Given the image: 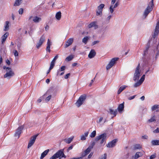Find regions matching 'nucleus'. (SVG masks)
<instances>
[{
	"instance_id": "f257e3e1",
	"label": "nucleus",
	"mask_w": 159,
	"mask_h": 159,
	"mask_svg": "<svg viewBox=\"0 0 159 159\" xmlns=\"http://www.w3.org/2000/svg\"><path fill=\"white\" fill-rule=\"evenodd\" d=\"M64 149H61L58 151L53 156L50 157V159H56L58 158L61 159L62 157L66 158L64 153Z\"/></svg>"
},
{
	"instance_id": "f03ea898",
	"label": "nucleus",
	"mask_w": 159,
	"mask_h": 159,
	"mask_svg": "<svg viewBox=\"0 0 159 159\" xmlns=\"http://www.w3.org/2000/svg\"><path fill=\"white\" fill-rule=\"evenodd\" d=\"M107 137V134L106 133H103L96 137L95 139L96 142H97L100 140V144H102L104 142L103 145L105 144Z\"/></svg>"
},
{
	"instance_id": "7ed1b4c3",
	"label": "nucleus",
	"mask_w": 159,
	"mask_h": 159,
	"mask_svg": "<svg viewBox=\"0 0 159 159\" xmlns=\"http://www.w3.org/2000/svg\"><path fill=\"white\" fill-rule=\"evenodd\" d=\"M86 97V95L85 94H83L81 95L75 103L76 106L78 107L80 106L85 101Z\"/></svg>"
},
{
	"instance_id": "20e7f679",
	"label": "nucleus",
	"mask_w": 159,
	"mask_h": 159,
	"mask_svg": "<svg viewBox=\"0 0 159 159\" xmlns=\"http://www.w3.org/2000/svg\"><path fill=\"white\" fill-rule=\"evenodd\" d=\"M6 73L4 75V78L10 79L11 77L14 75V72L12 71L11 69L9 67H7L6 69Z\"/></svg>"
},
{
	"instance_id": "39448f33",
	"label": "nucleus",
	"mask_w": 159,
	"mask_h": 159,
	"mask_svg": "<svg viewBox=\"0 0 159 159\" xmlns=\"http://www.w3.org/2000/svg\"><path fill=\"white\" fill-rule=\"evenodd\" d=\"M153 5V0H152L144 11V16L145 17H146L150 11L152 10Z\"/></svg>"
},
{
	"instance_id": "423d86ee",
	"label": "nucleus",
	"mask_w": 159,
	"mask_h": 159,
	"mask_svg": "<svg viewBox=\"0 0 159 159\" xmlns=\"http://www.w3.org/2000/svg\"><path fill=\"white\" fill-rule=\"evenodd\" d=\"M140 69V64H139L136 68L135 72L134 74L133 78L134 80L136 81L139 80L140 76V72L139 70Z\"/></svg>"
},
{
	"instance_id": "0eeeda50",
	"label": "nucleus",
	"mask_w": 159,
	"mask_h": 159,
	"mask_svg": "<svg viewBox=\"0 0 159 159\" xmlns=\"http://www.w3.org/2000/svg\"><path fill=\"white\" fill-rule=\"evenodd\" d=\"M118 58L117 57L113 58L106 66L107 70H108L110 69L116 63V62L118 60Z\"/></svg>"
},
{
	"instance_id": "6e6552de",
	"label": "nucleus",
	"mask_w": 159,
	"mask_h": 159,
	"mask_svg": "<svg viewBox=\"0 0 159 159\" xmlns=\"http://www.w3.org/2000/svg\"><path fill=\"white\" fill-rule=\"evenodd\" d=\"M38 135L39 134H37L33 136L30 138V140L28 143V148L31 147L34 143Z\"/></svg>"
},
{
	"instance_id": "1a4fd4ad",
	"label": "nucleus",
	"mask_w": 159,
	"mask_h": 159,
	"mask_svg": "<svg viewBox=\"0 0 159 159\" xmlns=\"http://www.w3.org/2000/svg\"><path fill=\"white\" fill-rule=\"evenodd\" d=\"M24 127L23 126H20L19 127L16 129L15 133V136L16 137H17L19 138L20 136V134L21 133V131L23 129Z\"/></svg>"
},
{
	"instance_id": "9d476101",
	"label": "nucleus",
	"mask_w": 159,
	"mask_h": 159,
	"mask_svg": "<svg viewBox=\"0 0 159 159\" xmlns=\"http://www.w3.org/2000/svg\"><path fill=\"white\" fill-rule=\"evenodd\" d=\"M49 90H48L45 94H44L43 96H42L40 98H44V97H46V99H45V101L46 102H48L51 99L52 96L51 95H49Z\"/></svg>"
},
{
	"instance_id": "9b49d317",
	"label": "nucleus",
	"mask_w": 159,
	"mask_h": 159,
	"mask_svg": "<svg viewBox=\"0 0 159 159\" xmlns=\"http://www.w3.org/2000/svg\"><path fill=\"white\" fill-rule=\"evenodd\" d=\"M117 141V140L116 139H113L106 145L107 147L108 148H112L114 147L116 145Z\"/></svg>"
},
{
	"instance_id": "f8f14e48",
	"label": "nucleus",
	"mask_w": 159,
	"mask_h": 159,
	"mask_svg": "<svg viewBox=\"0 0 159 159\" xmlns=\"http://www.w3.org/2000/svg\"><path fill=\"white\" fill-rule=\"evenodd\" d=\"M92 148V147H89L84 152L82 153L81 157H83L88 154Z\"/></svg>"
},
{
	"instance_id": "ddd939ff",
	"label": "nucleus",
	"mask_w": 159,
	"mask_h": 159,
	"mask_svg": "<svg viewBox=\"0 0 159 159\" xmlns=\"http://www.w3.org/2000/svg\"><path fill=\"white\" fill-rule=\"evenodd\" d=\"M73 41L74 39L73 38L68 39L66 43L65 48H66L72 44Z\"/></svg>"
},
{
	"instance_id": "4468645a",
	"label": "nucleus",
	"mask_w": 159,
	"mask_h": 159,
	"mask_svg": "<svg viewBox=\"0 0 159 159\" xmlns=\"http://www.w3.org/2000/svg\"><path fill=\"white\" fill-rule=\"evenodd\" d=\"M33 18V20L35 23H38L41 20V18L37 16L33 17L32 16H30L29 17V20Z\"/></svg>"
},
{
	"instance_id": "2eb2a0df",
	"label": "nucleus",
	"mask_w": 159,
	"mask_h": 159,
	"mask_svg": "<svg viewBox=\"0 0 159 159\" xmlns=\"http://www.w3.org/2000/svg\"><path fill=\"white\" fill-rule=\"evenodd\" d=\"M96 54L95 51L94 49H92L88 55V57L90 58H92L95 56Z\"/></svg>"
},
{
	"instance_id": "dca6fc26",
	"label": "nucleus",
	"mask_w": 159,
	"mask_h": 159,
	"mask_svg": "<svg viewBox=\"0 0 159 159\" xmlns=\"http://www.w3.org/2000/svg\"><path fill=\"white\" fill-rule=\"evenodd\" d=\"M143 155L142 153L140 152H137L134 156H132V159H137Z\"/></svg>"
},
{
	"instance_id": "f3484780",
	"label": "nucleus",
	"mask_w": 159,
	"mask_h": 159,
	"mask_svg": "<svg viewBox=\"0 0 159 159\" xmlns=\"http://www.w3.org/2000/svg\"><path fill=\"white\" fill-rule=\"evenodd\" d=\"M52 45V43L50 41L49 39H48L47 42V46L46 48V51L48 52H50V47Z\"/></svg>"
},
{
	"instance_id": "a211bd4d",
	"label": "nucleus",
	"mask_w": 159,
	"mask_h": 159,
	"mask_svg": "<svg viewBox=\"0 0 159 159\" xmlns=\"http://www.w3.org/2000/svg\"><path fill=\"white\" fill-rule=\"evenodd\" d=\"M124 102H123V103L120 104L118 106L117 109L119 112H121L124 110Z\"/></svg>"
},
{
	"instance_id": "6ab92c4d",
	"label": "nucleus",
	"mask_w": 159,
	"mask_h": 159,
	"mask_svg": "<svg viewBox=\"0 0 159 159\" xmlns=\"http://www.w3.org/2000/svg\"><path fill=\"white\" fill-rule=\"evenodd\" d=\"M89 132L87 131L85 132L84 134L81 135L80 137V139L82 140H84L86 139V137H87L89 134Z\"/></svg>"
},
{
	"instance_id": "aec40b11",
	"label": "nucleus",
	"mask_w": 159,
	"mask_h": 159,
	"mask_svg": "<svg viewBox=\"0 0 159 159\" xmlns=\"http://www.w3.org/2000/svg\"><path fill=\"white\" fill-rule=\"evenodd\" d=\"M92 27H94V29H96L98 27V25H96L95 22H93L91 23L88 25L89 28H91Z\"/></svg>"
},
{
	"instance_id": "412c9836",
	"label": "nucleus",
	"mask_w": 159,
	"mask_h": 159,
	"mask_svg": "<svg viewBox=\"0 0 159 159\" xmlns=\"http://www.w3.org/2000/svg\"><path fill=\"white\" fill-rule=\"evenodd\" d=\"M127 87L126 85H123L120 87L117 93L118 94H120L123 90H124Z\"/></svg>"
},
{
	"instance_id": "4be33fe9",
	"label": "nucleus",
	"mask_w": 159,
	"mask_h": 159,
	"mask_svg": "<svg viewBox=\"0 0 159 159\" xmlns=\"http://www.w3.org/2000/svg\"><path fill=\"white\" fill-rule=\"evenodd\" d=\"M156 121V116L154 115L152 116L151 118L148 120L147 121L148 123H151L153 122Z\"/></svg>"
},
{
	"instance_id": "5701e85b",
	"label": "nucleus",
	"mask_w": 159,
	"mask_h": 159,
	"mask_svg": "<svg viewBox=\"0 0 159 159\" xmlns=\"http://www.w3.org/2000/svg\"><path fill=\"white\" fill-rule=\"evenodd\" d=\"M49 151V149H47L44 151L41 154L40 159H43L48 154Z\"/></svg>"
},
{
	"instance_id": "b1692460",
	"label": "nucleus",
	"mask_w": 159,
	"mask_h": 159,
	"mask_svg": "<svg viewBox=\"0 0 159 159\" xmlns=\"http://www.w3.org/2000/svg\"><path fill=\"white\" fill-rule=\"evenodd\" d=\"M61 13L60 11L57 12L56 14L55 17L58 20H60L61 17Z\"/></svg>"
},
{
	"instance_id": "393cba45",
	"label": "nucleus",
	"mask_w": 159,
	"mask_h": 159,
	"mask_svg": "<svg viewBox=\"0 0 159 159\" xmlns=\"http://www.w3.org/2000/svg\"><path fill=\"white\" fill-rule=\"evenodd\" d=\"M22 0H16L14 4V6H19L21 3Z\"/></svg>"
},
{
	"instance_id": "a878e982",
	"label": "nucleus",
	"mask_w": 159,
	"mask_h": 159,
	"mask_svg": "<svg viewBox=\"0 0 159 159\" xmlns=\"http://www.w3.org/2000/svg\"><path fill=\"white\" fill-rule=\"evenodd\" d=\"M74 137L73 136L67 139H65L64 141L68 144L70 143L73 140Z\"/></svg>"
},
{
	"instance_id": "bb28decb",
	"label": "nucleus",
	"mask_w": 159,
	"mask_h": 159,
	"mask_svg": "<svg viewBox=\"0 0 159 159\" xmlns=\"http://www.w3.org/2000/svg\"><path fill=\"white\" fill-rule=\"evenodd\" d=\"M9 22L8 21H6L5 22V26L4 29V31H7L9 30Z\"/></svg>"
},
{
	"instance_id": "cd10ccee",
	"label": "nucleus",
	"mask_w": 159,
	"mask_h": 159,
	"mask_svg": "<svg viewBox=\"0 0 159 159\" xmlns=\"http://www.w3.org/2000/svg\"><path fill=\"white\" fill-rule=\"evenodd\" d=\"M152 145H159V140H153L151 141Z\"/></svg>"
},
{
	"instance_id": "c85d7f7f",
	"label": "nucleus",
	"mask_w": 159,
	"mask_h": 159,
	"mask_svg": "<svg viewBox=\"0 0 159 159\" xmlns=\"http://www.w3.org/2000/svg\"><path fill=\"white\" fill-rule=\"evenodd\" d=\"M109 112L111 114H113L114 116H115L116 115L117 113V110H115L114 111V110L111 109H109Z\"/></svg>"
},
{
	"instance_id": "c756f323",
	"label": "nucleus",
	"mask_w": 159,
	"mask_h": 159,
	"mask_svg": "<svg viewBox=\"0 0 159 159\" xmlns=\"http://www.w3.org/2000/svg\"><path fill=\"white\" fill-rule=\"evenodd\" d=\"M74 58V56L71 55L66 58L65 60L66 61H71Z\"/></svg>"
},
{
	"instance_id": "7c9ffc66",
	"label": "nucleus",
	"mask_w": 159,
	"mask_h": 159,
	"mask_svg": "<svg viewBox=\"0 0 159 159\" xmlns=\"http://www.w3.org/2000/svg\"><path fill=\"white\" fill-rule=\"evenodd\" d=\"M89 37L88 36L85 37L82 39V42L86 44L89 39Z\"/></svg>"
},
{
	"instance_id": "2f4dec72",
	"label": "nucleus",
	"mask_w": 159,
	"mask_h": 159,
	"mask_svg": "<svg viewBox=\"0 0 159 159\" xmlns=\"http://www.w3.org/2000/svg\"><path fill=\"white\" fill-rule=\"evenodd\" d=\"M141 148V146L139 144H136L134 146V149L135 150L140 149Z\"/></svg>"
},
{
	"instance_id": "473e14b6",
	"label": "nucleus",
	"mask_w": 159,
	"mask_h": 159,
	"mask_svg": "<svg viewBox=\"0 0 159 159\" xmlns=\"http://www.w3.org/2000/svg\"><path fill=\"white\" fill-rule=\"evenodd\" d=\"M96 134V131L94 130L90 134V137L92 138H94L95 137Z\"/></svg>"
},
{
	"instance_id": "72a5a7b5",
	"label": "nucleus",
	"mask_w": 159,
	"mask_h": 159,
	"mask_svg": "<svg viewBox=\"0 0 159 159\" xmlns=\"http://www.w3.org/2000/svg\"><path fill=\"white\" fill-rule=\"evenodd\" d=\"M45 36L43 35L40 38L39 41L42 43L44 42L45 40Z\"/></svg>"
},
{
	"instance_id": "f704fd0d",
	"label": "nucleus",
	"mask_w": 159,
	"mask_h": 159,
	"mask_svg": "<svg viewBox=\"0 0 159 159\" xmlns=\"http://www.w3.org/2000/svg\"><path fill=\"white\" fill-rule=\"evenodd\" d=\"M158 108H159V105H155L152 107L151 109L152 111H154Z\"/></svg>"
},
{
	"instance_id": "c9c22d12",
	"label": "nucleus",
	"mask_w": 159,
	"mask_h": 159,
	"mask_svg": "<svg viewBox=\"0 0 159 159\" xmlns=\"http://www.w3.org/2000/svg\"><path fill=\"white\" fill-rule=\"evenodd\" d=\"M105 5L103 4H101L98 7V9H99L102 11V9L104 8Z\"/></svg>"
},
{
	"instance_id": "e433bc0d",
	"label": "nucleus",
	"mask_w": 159,
	"mask_h": 159,
	"mask_svg": "<svg viewBox=\"0 0 159 159\" xmlns=\"http://www.w3.org/2000/svg\"><path fill=\"white\" fill-rule=\"evenodd\" d=\"M55 62L52 61L50 63V67H49L50 70H52L54 67L55 66Z\"/></svg>"
},
{
	"instance_id": "4c0bfd02",
	"label": "nucleus",
	"mask_w": 159,
	"mask_h": 159,
	"mask_svg": "<svg viewBox=\"0 0 159 159\" xmlns=\"http://www.w3.org/2000/svg\"><path fill=\"white\" fill-rule=\"evenodd\" d=\"M102 10H100L99 9H98L96 11V15L98 16L102 15Z\"/></svg>"
},
{
	"instance_id": "58836bf2",
	"label": "nucleus",
	"mask_w": 159,
	"mask_h": 159,
	"mask_svg": "<svg viewBox=\"0 0 159 159\" xmlns=\"http://www.w3.org/2000/svg\"><path fill=\"white\" fill-rule=\"evenodd\" d=\"M141 84H142L141 83V82L139 81L134 84V87L135 88H136L140 85Z\"/></svg>"
},
{
	"instance_id": "ea45409f",
	"label": "nucleus",
	"mask_w": 159,
	"mask_h": 159,
	"mask_svg": "<svg viewBox=\"0 0 159 159\" xmlns=\"http://www.w3.org/2000/svg\"><path fill=\"white\" fill-rule=\"evenodd\" d=\"M145 75H143L141 77L140 80H139V81L141 82V84L144 81V79H145Z\"/></svg>"
},
{
	"instance_id": "a19ab883",
	"label": "nucleus",
	"mask_w": 159,
	"mask_h": 159,
	"mask_svg": "<svg viewBox=\"0 0 159 159\" xmlns=\"http://www.w3.org/2000/svg\"><path fill=\"white\" fill-rule=\"evenodd\" d=\"M110 11L111 13L112 14L114 11V8H113V5H111L109 8Z\"/></svg>"
},
{
	"instance_id": "79ce46f5",
	"label": "nucleus",
	"mask_w": 159,
	"mask_h": 159,
	"mask_svg": "<svg viewBox=\"0 0 159 159\" xmlns=\"http://www.w3.org/2000/svg\"><path fill=\"white\" fill-rule=\"evenodd\" d=\"M43 43L39 41L38 43H37L36 45V48L39 49L42 45Z\"/></svg>"
},
{
	"instance_id": "37998d69",
	"label": "nucleus",
	"mask_w": 159,
	"mask_h": 159,
	"mask_svg": "<svg viewBox=\"0 0 159 159\" xmlns=\"http://www.w3.org/2000/svg\"><path fill=\"white\" fill-rule=\"evenodd\" d=\"M159 32V31L155 30L153 36L154 38L157 35Z\"/></svg>"
},
{
	"instance_id": "c03bdc74",
	"label": "nucleus",
	"mask_w": 159,
	"mask_h": 159,
	"mask_svg": "<svg viewBox=\"0 0 159 159\" xmlns=\"http://www.w3.org/2000/svg\"><path fill=\"white\" fill-rule=\"evenodd\" d=\"M149 48V46H147L146 48V50L144 51V53L143 54V56H145L146 55V53H147Z\"/></svg>"
},
{
	"instance_id": "a18cd8bd",
	"label": "nucleus",
	"mask_w": 159,
	"mask_h": 159,
	"mask_svg": "<svg viewBox=\"0 0 159 159\" xmlns=\"http://www.w3.org/2000/svg\"><path fill=\"white\" fill-rule=\"evenodd\" d=\"M13 53L15 56L17 57L18 56L19 54L17 51L16 50H14L13 51Z\"/></svg>"
},
{
	"instance_id": "49530a36",
	"label": "nucleus",
	"mask_w": 159,
	"mask_h": 159,
	"mask_svg": "<svg viewBox=\"0 0 159 159\" xmlns=\"http://www.w3.org/2000/svg\"><path fill=\"white\" fill-rule=\"evenodd\" d=\"M107 158V155L104 154V155H102L99 159H106Z\"/></svg>"
},
{
	"instance_id": "de8ad7c7",
	"label": "nucleus",
	"mask_w": 159,
	"mask_h": 159,
	"mask_svg": "<svg viewBox=\"0 0 159 159\" xmlns=\"http://www.w3.org/2000/svg\"><path fill=\"white\" fill-rule=\"evenodd\" d=\"M18 12L20 14L22 15L23 12V9L22 8H20Z\"/></svg>"
},
{
	"instance_id": "09e8293b",
	"label": "nucleus",
	"mask_w": 159,
	"mask_h": 159,
	"mask_svg": "<svg viewBox=\"0 0 159 159\" xmlns=\"http://www.w3.org/2000/svg\"><path fill=\"white\" fill-rule=\"evenodd\" d=\"M155 30L159 31V22H158L155 28Z\"/></svg>"
},
{
	"instance_id": "8fccbe9b",
	"label": "nucleus",
	"mask_w": 159,
	"mask_h": 159,
	"mask_svg": "<svg viewBox=\"0 0 159 159\" xmlns=\"http://www.w3.org/2000/svg\"><path fill=\"white\" fill-rule=\"evenodd\" d=\"M99 42V41L98 40L94 41L92 43V45L93 46L96 44L98 43Z\"/></svg>"
},
{
	"instance_id": "3c124183",
	"label": "nucleus",
	"mask_w": 159,
	"mask_h": 159,
	"mask_svg": "<svg viewBox=\"0 0 159 159\" xmlns=\"http://www.w3.org/2000/svg\"><path fill=\"white\" fill-rule=\"evenodd\" d=\"M153 132L154 133H159V128H157L155 130H154L153 131Z\"/></svg>"
},
{
	"instance_id": "603ef678",
	"label": "nucleus",
	"mask_w": 159,
	"mask_h": 159,
	"mask_svg": "<svg viewBox=\"0 0 159 159\" xmlns=\"http://www.w3.org/2000/svg\"><path fill=\"white\" fill-rule=\"evenodd\" d=\"M73 148V145H71V146H70V147H69L67 149V152H68L70 150H71Z\"/></svg>"
},
{
	"instance_id": "864d4df0",
	"label": "nucleus",
	"mask_w": 159,
	"mask_h": 159,
	"mask_svg": "<svg viewBox=\"0 0 159 159\" xmlns=\"http://www.w3.org/2000/svg\"><path fill=\"white\" fill-rule=\"evenodd\" d=\"M9 35V34L8 32L6 33L2 36L7 38Z\"/></svg>"
},
{
	"instance_id": "5fc2aeb1",
	"label": "nucleus",
	"mask_w": 159,
	"mask_h": 159,
	"mask_svg": "<svg viewBox=\"0 0 159 159\" xmlns=\"http://www.w3.org/2000/svg\"><path fill=\"white\" fill-rule=\"evenodd\" d=\"M136 96V95H134V96H133L131 97H129L128 98V99L129 100H131L132 99H134L135 97Z\"/></svg>"
},
{
	"instance_id": "6e6d98bb",
	"label": "nucleus",
	"mask_w": 159,
	"mask_h": 159,
	"mask_svg": "<svg viewBox=\"0 0 159 159\" xmlns=\"http://www.w3.org/2000/svg\"><path fill=\"white\" fill-rule=\"evenodd\" d=\"M2 43H3L5 41L6 38L5 37H3V36H2Z\"/></svg>"
},
{
	"instance_id": "4d7b16f0",
	"label": "nucleus",
	"mask_w": 159,
	"mask_h": 159,
	"mask_svg": "<svg viewBox=\"0 0 159 159\" xmlns=\"http://www.w3.org/2000/svg\"><path fill=\"white\" fill-rule=\"evenodd\" d=\"M65 66H62L60 69V71H63L65 69Z\"/></svg>"
},
{
	"instance_id": "13d9d810",
	"label": "nucleus",
	"mask_w": 159,
	"mask_h": 159,
	"mask_svg": "<svg viewBox=\"0 0 159 159\" xmlns=\"http://www.w3.org/2000/svg\"><path fill=\"white\" fill-rule=\"evenodd\" d=\"M58 55H56L53 59V60L52 61H53L55 62L56 59L58 58Z\"/></svg>"
},
{
	"instance_id": "bf43d9fd",
	"label": "nucleus",
	"mask_w": 159,
	"mask_h": 159,
	"mask_svg": "<svg viewBox=\"0 0 159 159\" xmlns=\"http://www.w3.org/2000/svg\"><path fill=\"white\" fill-rule=\"evenodd\" d=\"M22 32H23L21 33V35H22L23 33H24L25 34H26L27 33V31L26 30L24 29L23 30Z\"/></svg>"
},
{
	"instance_id": "052dcab7",
	"label": "nucleus",
	"mask_w": 159,
	"mask_h": 159,
	"mask_svg": "<svg viewBox=\"0 0 159 159\" xmlns=\"http://www.w3.org/2000/svg\"><path fill=\"white\" fill-rule=\"evenodd\" d=\"M119 5V4H118V2H116L115 5L113 6V8H115L116 7Z\"/></svg>"
},
{
	"instance_id": "680f3d73",
	"label": "nucleus",
	"mask_w": 159,
	"mask_h": 159,
	"mask_svg": "<svg viewBox=\"0 0 159 159\" xmlns=\"http://www.w3.org/2000/svg\"><path fill=\"white\" fill-rule=\"evenodd\" d=\"M70 75V73H68V74H66V75H65V79H67L69 77Z\"/></svg>"
},
{
	"instance_id": "e2e57ef3",
	"label": "nucleus",
	"mask_w": 159,
	"mask_h": 159,
	"mask_svg": "<svg viewBox=\"0 0 159 159\" xmlns=\"http://www.w3.org/2000/svg\"><path fill=\"white\" fill-rule=\"evenodd\" d=\"M156 157V156L155 155H152L150 157V159H153L154 158Z\"/></svg>"
},
{
	"instance_id": "0e129e2a",
	"label": "nucleus",
	"mask_w": 159,
	"mask_h": 159,
	"mask_svg": "<svg viewBox=\"0 0 159 159\" xmlns=\"http://www.w3.org/2000/svg\"><path fill=\"white\" fill-rule=\"evenodd\" d=\"M103 120L102 117H101L99 118L98 121H97V122L99 123H100Z\"/></svg>"
},
{
	"instance_id": "69168bd1",
	"label": "nucleus",
	"mask_w": 159,
	"mask_h": 159,
	"mask_svg": "<svg viewBox=\"0 0 159 159\" xmlns=\"http://www.w3.org/2000/svg\"><path fill=\"white\" fill-rule=\"evenodd\" d=\"M142 137L143 139H147L148 138V136L146 135H144L142 136Z\"/></svg>"
},
{
	"instance_id": "338daca9",
	"label": "nucleus",
	"mask_w": 159,
	"mask_h": 159,
	"mask_svg": "<svg viewBox=\"0 0 159 159\" xmlns=\"http://www.w3.org/2000/svg\"><path fill=\"white\" fill-rule=\"evenodd\" d=\"M116 0H112L111 2V5H113L115 3Z\"/></svg>"
},
{
	"instance_id": "774afa93",
	"label": "nucleus",
	"mask_w": 159,
	"mask_h": 159,
	"mask_svg": "<svg viewBox=\"0 0 159 159\" xmlns=\"http://www.w3.org/2000/svg\"><path fill=\"white\" fill-rule=\"evenodd\" d=\"M111 15H109V16H108L107 17V20L108 21V22H109V20L111 18Z\"/></svg>"
}]
</instances>
